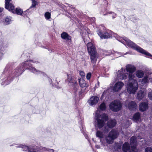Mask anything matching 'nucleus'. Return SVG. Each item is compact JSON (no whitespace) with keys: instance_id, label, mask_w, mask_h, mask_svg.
<instances>
[{"instance_id":"nucleus-1","label":"nucleus","mask_w":152,"mask_h":152,"mask_svg":"<svg viewBox=\"0 0 152 152\" xmlns=\"http://www.w3.org/2000/svg\"><path fill=\"white\" fill-rule=\"evenodd\" d=\"M32 63L37 64L39 62L37 59L28 60L20 64L14 71H12V66L13 63H8L0 77L2 81L1 85H6L9 84L13 80L14 77L21 75L26 69L29 70L30 72L34 74H41L45 77L47 76L44 72L37 70L33 67Z\"/></svg>"},{"instance_id":"nucleus-2","label":"nucleus","mask_w":152,"mask_h":152,"mask_svg":"<svg viewBox=\"0 0 152 152\" xmlns=\"http://www.w3.org/2000/svg\"><path fill=\"white\" fill-rule=\"evenodd\" d=\"M126 69L129 73H124L125 70L122 68L120 71H118L117 73V79L120 80H125L127 79L128 77L127 83V91L130 94H134L138 88L137 80L134 79L135 75L134 74V72L136 71V68L132 65L128 64L126 66Z\"/></svg>"},{"instance_id":"nucleus-3","label":"nucleus","mask_w":152,"mask_h":152,"mask_svg":"<svg viewBox=\"0 0 152 152\" xmlns=\"http://www.w3.org/2000/svg\"><path fill=\"white\" fill-rule=\"evenodd\" d=\"M98 35L99 36L100 38L102 39L112 38L113 35L114 34V37L119 41L124 44L126 45L127 46L126 43L125 41V38H127L125 37H123V38L118 37L116 34H114L113 32L109 30H107L102 31V30L99 29L97 31Z\"/></svg>"},{"instance_id":"nucleus-4","label":"nucleus","mask_w":152,"mask_h":152,"mask_svg":"<svg viewBox=\"0 0 152 152\" xmlns=\"http://www.w3.org/2000/svg\"><path fill=\"white\" fill-rule=\"evenodd\" d=\"M108 119V116L105 113L100 114L99 111H96L94 118V125L96 129L102 128L104 125L105 121Z\"/></svg>"},{"instance_id":"nucleus-5","label":"nucleus","mask_w":152,"mask_h":152,"mask_svg":"<svg viewBox=\"0 0 152 152\" xmlns=\"http://www.w3.org/2000/svg\"><path fill=\"white\" fill-rule=\"evenodd\" d=\"M125 41L126 43L127 46L138 52L145 55V57L152 59V55L146 50L143 49L132 41L129 40L127 38H125Z\"/></svg>"},{"instance_id":"nucleus-6","label":"nucleus","mask_w":152,"mask_h":152,"mask_svg":"<svg viewBox=\"0 0 152 152\" xmlns=\"http://www.w3.org/2000/svg\"><path fill=\"white\" fill-rule=\"evenodd\" d=\"M118 135V132L117 130L113 129L109 133L107 136L105 137L107 142L109 144H111Z\"/></svg>"},{"instance_id":"nucleus-7","label":"nucleus","mask_w":152,"mask_h":152,"mask_svg":"<svg viewBox=\"0 0 152 152\" xmlns=\"http://www.w3.org/2000/svg\"><path fill=\"white\" fill-rule=\"evenodd\" d=\"M109 106L111 110L116 112L121 110L122 107V104L118 100H115L109 104Z\"/></svg>"},{"instance_id":"nucleus-8","label":"nucleus","mask_w":152,"mask_h":152,"mask_svg":"<svg viewBox=\"0 0 152 152\" xmlns=\"http://www.w3.org/2000/svg\"><path fill=\"white\" fill-rule=\"evenodd\" d=\"M15 7L13 5V8H12V10L9 9L8 10L9 11L12 12V13H16L17 15H21L22 14L25 15L26 16H27L28 15L27 14V12L28 11L30 12L34 10V8H33L31 10H28L29 9L26 10L25 11L23 12V10L20 9V8H16L15 9Z\"/></svg>"},{"instance_id":"nucleus-9","label":"nucleus","mask_w":152,"mask_h":152,"mask_svg":"<svg viewBox=\"0 0 152 152\" xmlns=\"http://www.w3.org/2000/svg\"><path fill=\"white\" fill-rule=\"evenodd\" d=\"M83 40L85 44L87 43V47L90 55L96 54V51L95 46L91 42L87 43L85 38H83Z\"/></svg>"},{"instance_id":"nucleus-10","label":"nucleus","mask_w":152,"mask_h":152,"mask_svg":"<svg viewBox=\"0 0 152 152\" xmlns=\"http://www.w3.org/2000/svg\"><path fill=\"white\" fill-rule=\"evenodd\" d=\"M116 124V120L114 119H111L107 123V126L104 127L103 131L104 132H108L109 131L108 128H112L115 126Z\"/></svg>"},{"instance_id":"nucleus-11","label":"nucleus","mask_w":152,"mask_h":152,"mask_svg":"<svg viewBox=\"0 0 152 152\" xmlns=\"http://www.w3.org/2000/svg\"><path fill=\"white\" fill-rule=\"evenodd\" d=\"M130 143L132 148V152H137L136 148V139L134 136H132L130 138Z\"/></svg>"},{"instance_id":"nucleus-12","label":"nucleus","mask_w":152,"mask_h":152,"mask_svg":"<svg viewBox=\"0 0 152 152\" xmlns=\"http://www.w3.org/2000/svg\"><path fill=\"white\" fill-rule=\"evenodd\" d=\"M42 147H38L35 145L30 146L28 152H42Z\"/></svg>"},{"instance_id":"nucleus-13","label":"nucleus","mask_w":152,"mask_h":152,"mask_svg":"<svg viewBox=\"0 0 152 152\" xmlns=\"http://www.w3.org/2000/svg\"><path fill=\"white\" fill-rule=\"evenodd\" d=\"M124 85V84L122 82H118L115 84L113 86V90L115 92H118L121 89Z\"/></svg>"},{"instance_id":"nucleus-14","label":"nucleus","mask_w":152,"mask_h":152,"mask_svg":"<svg viewBox=\"0 0 152 152\" xmlns=\"http://www.w3.org/2000/svg\"><path fill=\"white\" fill-rule=\"evenodd\" d=\"M99 98L96 96H93L91 97L88 101V103L91 105L93 106L96 105L97 103Z\"/></svg>"},{"instance_id":"nucleus-15","label":"nucleus","mask_w":152,"mask_h":152,"mask_svg":"<svg viewBox=\"0 0 152 152\" xmlns=\"http://www.w3.org/2000/svg\"><path fill=\"white\" fill-rule=\"evenodd\" d=\"M126 106L131 110H134L137 108L136 103L134 101H131L128 103H126Z\"/></svg>"},{"instance_id":"nucleus-16","label":"nucleus","mask_w":152,"mask_h":152,"mask_svg":"<svg viewBox=\"0 0 152 152\" xmlns=\"http://www.w3.org/2000/svg\"><path fill=\"white\" fill-rule=\"evenodd\" d=\"M122 150L124 152H132L131 146L128 142H125L123 145Z\"/></svg>"},{"instance_id":"nucleus-17","label":"nucleus","mask_w":152,"mask_h":152,"mask_svg":"<svg viewBox=\"0 0 152 152\" xmlns=\"http://www.w3.org/2000/svg\"><path fill=\"white\" fill-rule=\"evenodd\" d=\"M67 81L68 82V84L69 86H71L72 85H75L76 83L77 82L76 79L73 77H72L70 75L67 74Z\"/></svg>"},{"instance_id":"nucleus-18","label":"nucleus","mask_w":152,"mask_h":152,"mask_svg":"<svg viewBox=\"0 0 152 152\" xmlns=\"http://www.w3.org/2000/svg\"><path fill=\"white\" fill-rule=\"evenodd\" d=\"M61 37L63 39L69 42H71L72 37L66 32H63L61 34Z\"/></svg>"},{"instance_id":"nucleus-19","label":"nucleus","mask_w":152,"mask_h":152,"mask_svg":"<svg viewBox=\"0 0 152 152\" xmlns=\"http://www.w3.org/2000/svg\"><path fill=\"white\" fill-rule=\"evenodd\" d=\"M148 104L147 103L142 102L139 105V110L142 112L145 111L148 109Z\"/></svg>"},{"instance_id":"nucleus-20","label":"nucleus","mask_w":152,"mask_h":152,"mask_svg":"<svg viewBox=\"0 0 152 152\" xmlns=\"http://www.w3.org/2000/svg\"><path fill=\"white\" fill-rule=\"evenodd\" d=\"M66 4L68 5V7L72 9V11H73L77 16H80L83 14V13H82L81 11H80L77 10L76 9L75 7L67 3H66Z\"/></svg>"},{"instance_id":"nucleus-21","label":"nucleus","mask_w":152,"mask_h":152,"mask_svg":"<svg viewBox=\"0 0 152 152\" xmlns=\"http://www.w3.org/2000/svg\"><path fill=\"white\" fill-rule=\"evenodd\" d=\"M12 0H5V8L7 10H12V8H13V6L14 5L10 3V1Z\"/></svg>"},{"instance_id":"nucleus-22","label":"nucleus","mask_w":152,"mask_h":152,"mask_svg":"<svg viewBox=\"0 0 152 152\" xmlns=\"http://www.w3.org/2000/svg\"><path fill=\"white\" fill-rule=\"evenodd\" d=\"M96 54H95L90 55L91 62L94 65L96 64L97 60V57H96Z\"/></svg>"},{"instance_id":"nucleus-23","label":"nucleus","mask_w":152,"mask_h":152,"mask_svg":"<svg viewBox=\"0 0 152 152\" xmlns=\"http://www.w3.org/2000/svg\"><path fill=\"white\" fill-rule=\"evenodd\" d=\"M16 148H20L22 149V150L24 151H28V150L29 149V146L28 147L26 145L20 144L18 145V146H16Z\"/></svg>"},{"instance_id":"nucleus-24","label":"nucleus","mask_w":152,"mask_h":152,"mask_svg":"<svg viewBox=\"0 0 152 152\" xmlns=\"http://www.w3.org/2000/svg\"><path fill=\"white\" fill-rule=\"evenodd\" d=\"M78 80L79 84L80 87L83 88L86 86L85 81L83 78L78 79Z\"/></svg>"},{"instance_id":"nucleus-25","label":"nucleus","mask_w":152,"mask_h":152,"mask_svg":"<svg viewBox=\"0 0 152 152\" xmlns=\"http://www.w3.org/2000/svg\"><path fill=\"white\" fill-rule=\"evenodd\" d=\"M140 118V114L139 112L135 113L133 115V118L134 121L137 122Z\"/></svg>"},{"instance_id":"nucleus-26","label":"nucleus","mask_w":152,"mask_h":152,"mask_svg":"<svg viewBox=\"0 0 152 152\" xmlns=\"http://www.w3.org/2000/svg\"><path fill=\"white\" fill-rule=\"evenodd\" d=\"M71 86H72L73 87V91L75 93V95L77 94V93L79 90L78 89L79 87L77 85V82L76 83L75 85H72Z\"/></svg>"},{"instance_id":"nucleus-27","label":"nucleus","mask_w":152,"mask_h":152,"mask_svg":"<svg viewBox=\"0 0 152 152\" xmlns=\"http://www.w3.org/2000/svg\"><path fill=\"white\" fill-rule=\"evenodd\" d=\"M144 96V93L141 91H139L137 94V98L139 100H141Z\"/></svg>"},{"instance_id":"nucleus-28","label":"nucleus","mask_w":152,"mask_h":152,"mask_svg":"<svg viewBox=\"0 0 152 152\" xmlns=\"http://www.w3.org/2000/svg\"><path fill=\"white\" fill-rule=\"evenodd\" d=\"M12 18L10 17H7L5 18L4 23L6 25L9 24L12 21Z\"/></svg>"},{"instance_id":"nucleus-29","label":"nucleus","mask_w":152,"mask_h":152,"mask_svg":"<svg viewBox=\"0 0 152 152\" xmlns=\"http://www.w3.org/2000/svg\"><path fill=\"white\" fill-rule=\"evenodd\" d=\"M143 72L141 70H138L136 72V75L138 78H142L144 75Z\"/></svg>"},{"instance_id":"nucleus-30","label":"nucleus","mask_w":152,"mask_h":152,"mask_svg":"<svg viewBox=\"0 0 152 152\" xmlns=\"http://www.w3.org/2000/svg\"><path fill=\"white\" fill-rule=\"evenodd\" d=\"M96 135L97 137L102 138L103 137V132L100 131H97L96 133Z\"/></svg>"},{"instance_id":"nucleus-31","label":"nucleus","mask_w":152,"mask_h":152,"mask_svg":"<svg viewBox=\"0 0 152 152\" xmlns=\"http://www.w3.org/2000/svg\"><path fill=\"white\" fill-rule=\"evenodd\" d=\"M114 149L118 151L121 149V146L118 143H115L114 145Z\"/></svg>"},{"instance_id":"nucleus-32","label":"nucleus","mask_w":152,"mask_h":152,"mask_svg":"<svg viewBox=\"0 0 152 152\" xmlns=\"http://www.w3.org/2000/svg\"><path fill=\"white\" fill-rule=\"evenodd\" d=\"M44 16L47 20H49L51 18V14L48 12L45 13Z\"/></svg>"},{"instance_id":"nucleus-33","label":"nucleus","mask_w":152,"mask_h":152,"mask_svg":"<svg viewBox=\"0 0 152 152\" xmlns=\"http://www.w3.org/2000/svg\"><path fill=\"white\" fill-rule=\"evenodd\" d=\"M149 82L148 79V75L145 76L142 79V82L145 83H146L148 82Z\"/></svg>"},{"instance_id":"nucleus-34","label":"nucleus","mask_w":152,"mask_h":152,"mask_svg":"<svg viewBox=\"0 0 152 152\" xmlns=\"http://www.w3.org/2000/svg\"><path fill=\"white\" fill-rule=\"evenodd\" d=\"M32 1V4L31 6L29 8L28 10H31L33 8H35L37 4V2L34 0H31Z\"/></svg>"},{"instance_id":"nucleus-35","label":"nucleus","mask_w":152,"mask_h":152,"mask_svg":"<svg viewBox=\"0 0 152 152\" xmlns=\"http://www.w3.org/2000/svg\"><path fill=\"white\" fill-rule=\"evenodd\" d=\"M99 108L101 110H104L106 109V105L104 103H102L99 106Z\"/></svg>"},{"instance_id":"nucleus-36","label":"nucleus","mask_w":152,"mask_h":152,"mask_svg":"<svg viewBox=\"0 0 152 152\" xmlns=\"http://www.w3.org/2000/svg\"><path fill=\"white\" fill-rule=\"evenodd\" d=\"M42 151H45L48 152H54V150L52 149H50L48 148H47L45 147H43L42 149Z\"/></svg>"},{"instance_id":"nucleus-37","label":"nucleus","mask_w":152,"mask_h":152,"mask_svg":"<svg viewBox=\"0 0 152 152\" xmlns=\"http://www.w3.org/2000/svg\"><path fill=\"white\" fill-rule=\"evenodd\" d=\"M108 14H111L113 19H114L116 18L117 16V14L112 11H109Z\"/></svg>"},{"instance_id":"nucleus-38","label":"nucleus","mask_w":152,"mask_h":152,"mask_svg":"<svg viewBox=\"0 0 152 152\" xmlns=\"http://www.w3.org/2000/svg\"><path fill=\"white\" fill-rule=\"evenodd\" d=\"M1 44L0 45V51L3 50V49H5L7 47L6 45H5L2 42L1 43Z\"/></svg>"},{"instance_id":"nucleus-39","label":"nucleus","mask_w":152,"mask_h":152,"mask_svg":"<svg viewBox=\"0 0 152 152\" xmlns=\"http://www.w3.org/2000/svg\"><path fill=\"white\" fill-rule=\"evenodd\" d=\"M133 21V22H136L139 20V19L137 18L136 17L132 16L130 18Z\"/></svg>"},{"instance_id":"nucleus-40","label":"nucleus","mask_w":152,"mask_h":152,"mask_svg":"<svg viewBox=\"0 0 152 152\" xmlns=\"http://www.w3.org/2000/svg\"><path fill=\"white\" fill-rule=\"evenodd\" d=\"M149 81L150 82L152 83V72L148 74V75Z\"/></svg>"},{"instance_id":"nucleus-41","label":"nucleus","mask_w":152,"mask_h":152,"mask_svg":"<svg viewBox=\"0 0 152 152\" xmlns=\"http://www.w3.org/2000/svg\"><path fill=\"white\" fill-rule=\"evenodd\" d=\"M91 76V72H89L87 73L86 75V77L88 80L90 79Z\"/></svg>"},{"instance_id":"nucleus-42","label":"nucleus","mask_w":152,"mask_h":152,"mask_svg":"<svg viewBox=\"0 0 152 152\" xmlns=\"http://www.w3.org/2000/svg\"><path fill=\"white\" fill-rule=\"evenodd\" d=\"M145 152H152V149L151 147H147L145 149Z\"/></svg>"},{"instance_id":"nucleus-43","label":"nucleus","mask_w":152,"mask_h":152,"mask_svg":"<svg viewBox=\"0 0 152 152\" xmlns=\"http://www.w3.org/2000/svg\"><path fill=\"white\" fill-rule=\"evenodd\" d=\"M148 96L150 99L152 100V92H150L148 93Z\"/></svg>"},{"instance_id":"nucleus-44","label":"nucleus","mask_w":152,"mask_h":152,"mask_svg":"<svg viewBox=\"0 0 152 152\" xmlns=\"http://www.w3.org/2000/svg\"><path fill=\"white\" fill-rule=\"evenodd\" d=\"M80 74L82 76H85V73L83 71L80 72Z\"/></svg>"},{"instance_id":"nucleus-45","label":"nucleus","mask_w":152,"mask_h":152,"mask_svg":"<svg viewBox=\"0 0 152 152\" xmlns=\"http://www.w3.org/2000/svg\"><path fill=\"white\" fill-rule=\"evenodd\" d=\"M107 92V91H104L103 92V93L102 96H101V98H103L104 97V96L106 95V92Z\"/></svg>"},{"instance_id":"nucleus-46","label":"nucleus","mask_w":152,"mask_h":152,"mask_svg":"<svg viewBox=\"0 0 152 152\" xmlns=\"http://www.w3.org/2000/svg\"><path fill=\"white\" fill-rule=\"evenodd\" d=\"M78 92L79 95H81L83 93L82 90L81 89L79 90Z\"/></svg>"},{"instance_id":"nucleus-47","label":"nucleus","mask_w":152,"mask_h":152,"mask_svg":"<svg viewBox=\"0 0 152 152\" xmlns=\"http://www.w3.org/2000/svg\"><path fill=\"white\" fill-rule=\"evenodd\" d=\"M48 81H49L50 84H51L52 82V79L50 78L49 77H48Z\"/></svg>"},{"instance_id":"nucleus-48","label":"nucleus","mask_w":152,"mask_h":152,"mask_svg":"<svg viewBox=\"0 0 152 152\" xmlns=\"http://www.w3.org/2000/svg\"><path fill=\"white\" fill-rule=\"evenodd\" d=\"M86 138L89 141V140H88V135L87 134H84Z\"/></svg>"},{"instance_id":"nucleus-49","label":"nucleus","mask_w":152,"mask_h":152,"mask_svg":"<svg viewBox=\"0 0 152 152\" xmlns=\"http://www.w3.org/2000/svg\"><path fill=\"white\" fill-rule=\"evenodd\" d=\"M4 8L0 7V13L3 11Z\"/></svg>"},{"instance_id":"nucleus-50","label":"nucleus","mask_w":152,"mask_h":152,"mask_svg":"<svg viewBox=\"0 0 152 152\" xmlns=\"http://www.w3.org/2000/svg\"><path fill=\"white\" fill-rule=\"evenodd\" d=\"M95 147H96V148L97 149H99L100 148V146L99 145H96Z\"/></svg>"},{"instance_id":"nucleus-51","label":"nucleus","mask_w":152,"mask_h":152,"mask_svg":"<svg viewBox=\"0 0 152 152\" xmlns=\"http://www.w3.org/2000/svg\"><path fill=\"white\" fill-rule=\"evenodd\" d=\"M3 53L2 52H0V58L2 56Z\"/></svg>"},{"instance_id":"nucleus-52","label":"nucleus","mask_w":152,"mask_h":152,"mask_svg":"<svg viewBox=\"0 0 152 152\" xmlns=\"http://www.w3.org/2000/svg\"><path fill=\"white\" fill-rule=\"evenodd\" d=\"M107 52V51L106 50H105L104 51V54H105L104 55H105V56H107V55H108V54H107V53H106Z\"/></svg>"},{"instance_id":"nucleus-53","label":"nucleus","mask_w":152,"mask_h":152,"mask_svg":"<svg viewBox=\"0 0 152 152\" xmlns=\"http://www.w3.org/2000/svg\"><path fill=\"white\" fill-rule=\"evenodd\" d=\"M65 15L69 18H71L70 17L69 15L67 14H65Z\"/></svg>"},{"instance_id":"nucleus-54","label":"nucleus","mask_w":152,"mask_h":152,"mask_svg":"<svg viewBox=\"0 0 152 152\" xmlns=\"http://www.w3.org/2000/svg\"><path fill=\"white\" fill-rule=\"evenodd\" d=\"M15 145H16L14 143V144H12V145H10V146H12Z\"/></svg>"},{"instance_id":"nucleus-55","label":"nucleus","mask_w":152,"mask_h":152,"mask_svg":"<svg viewBox=\"0 0 152 152\" xmlns=\"http://www.w3.org/2000/svg\"><path fill=\"white\" fill-rule=\"evenodd\" d=\"M52 52H54V50L53 49V50H51V53Z\"/></svg>"},{"instance_id":"nucleus-56","label":"nucleus","mask_w":152,"mask_h":152,"mask_svg":"<svg viewBox=\"0 0 152 152\" xmlns=\"http://www.w3.org/2000/svg\"><path fill=\"white\" fill-rule=\"evenodd\" d=\"M151 138V139L152 138V136L151 135L150 136Z\"/></svg>"},{"instance_id":"nucleus-57","label":"nucleus","mask_w":152,"mask_h":152,"mask_svg":"<svg viewBox=\"0 0 152 152\" xmlns=\"http://www.w3.org/2000/svg\"><path fill=\"white\" fill-rule=\"evenodd\" d=\"M92 140H93V141H94V138H92Z\"/></svg>"},{"instance_id":"nucleus-58","label":"nucleus","mask_w":152,"mask_h":152,"mask_svg":"<svg viewBox=\"0 0 152 152\" xmlns=\"http://www.w3.org/2000/svg\"><path fill=\"white\" fill-rule=\"evenodd\" d=\"M99 82H98V84L99 85Z\"/></svg>"},{"instance_id":"nucleus-59","label":"nucleus","mask_w":152,"mask_h":152,"mask_svg":"<svg viewBox=\"0 0 152 152\" xmlns=\"http://www.w3.org/2000/svg\"><path fill=\"white\" fill-rule=\"evenodd\" d=\"M68 15H69L70 14L69 13H68Z\"/></svg>"},{"instance_id":"nucleus-60","label":"nucleus","mask_w":152,"mask_h":152,"mask_svg":"<svg viewBox=\"0 0 152 152\" xmlns=\"http://www.w3.org/2000/svg\"><path fill=\"white\" fill-rule=\"evenodd\" d=\"M94 18V19H95V18Z\"/></svg>"}]
</instances>
